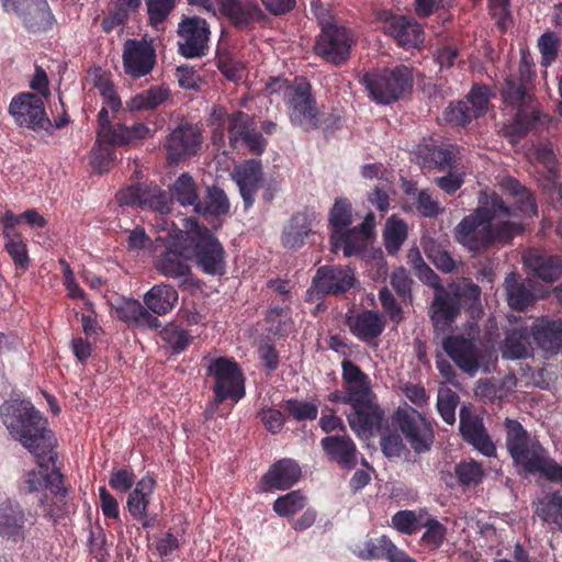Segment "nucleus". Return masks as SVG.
Wrapping results in <instances>:
<instances>
[{"label":"nucleus","instance_id":"f257e3e1","mask_svg":"<svg viewBox=\"0 0 562 562\" xmlns=\"http://www.w3.org/2000/svg\"><path fill=\"white\" fill-rule=\"evenodd\" d=\"M502 188L513 196L515 207L508 206L495 192H482L479 206L454 227L456 240L471 252L510 241L522 233V218L537 213L532 195L517 180L504 178Z\"/></svg>","mask_w":562,"mask_h":562},{"label":"nucleus","instance_id":"f03ea898","mask_svg":"<svg viewBox=\"0 0 562 562\" xmlns=\"http://www.w3.org/2000/svg\"><path fill=\"white\" fill-rule=\"evenodd\" d=\"M4 424L10 434L36 458L40 470L30 471L25 479L29 493L43 488L58 487L61 474L56 470L48 471V462L53 460L52 450L55 440L46 420L29 401L13 402L1 408Z\"/></svg>","mask_w":562,"mask_h":562},{"label":"nucleus","instance_id":"7ed1b4c3","mask_svg":"<svg viewBox=\"0 0 562 562\" xmlns=\"http://www.w3.org/2000/svg\"><path fill=\"white\" fill-rule=\"evenodd\" d=\"M157 223L158 236L154 241L155 251H160V258L156 267L160 273L168 278L184 277L189 273L190 267L187 260L191 259V247L188 245L186 229L170 227L160 218Z\"/></svg>","mask_w":562,"mask_h":562},{"label":"nucleus","instance_id":"20e7f679","mask_svg":"<svg viewBox=\"0 0 562 562\" xmlns=\"http://www.w3.org/2000/svg\"><path fill=\"white\" fill-rule=\"evenodd\" d=\"M188 245L191 247V259L206 274L222 276L225 272V251L221 243L205 227H201L195 218L183 220Z\"/></svg>","mask_w":562,"mask_h":562},{"label":"nucleus","instance_id":"39448f33","mask_svg":"<svg viewBox=\"0 0 562 562\" xmlns=\"http://www.w3.org/2000/svg\"><path fill=\"white\" fill-rule=\"evenodd\" d=\"M206 371L214 380V401L206 409V415L212 417L225 400L238 402L245 396V379L239 366L225 357L209 359Z\"/></svg>","mask_w":562,"mask_h":562},{"label":"nucleus","instance_id":"423d86ee","mask_svg":"<svg viewBox=\"0 0 562 562\" xmlns=\"http://www.w3.org/2000/svg\"><path fill=\"white\" fill-rule=\"evenodd\" d=\"M504 427L506 448L518 472L533 474L535 468L547 452L544 447L518 420L506 418Z\"/></svg>","mask_w":562,"mask_h":562},{"label":"nucleus","instance_id":"0eeeda50","mask_svg":"<svg viewBox=\"0 0 562 562\" xmlns=\"http://www.w3.org/2000/svg\"><path fill=\"white\" fill-rule=\"evenodd\" d=\"M480 288L464 280L461 284H450L448 289H438L431 304V321L436 328L450 326L460 312L462 304H474L480 300Z\"/></svg>","mask_w":562,"mask_h":562},{"label":"nucleus","instance_id":"6e6552de","mask_svg":"<svg viewBox=\"0 0 562 562\" xmlns=\"http://www.w3.org/2000/svg\"><path fill=\"white\" fill-rule=\"evenodd\" d=\"M413 76L409 68L397 66L366 74L362 82L370 97L378 103L389 104L411 88Z\"/></svg>","mask_w":562,"mask_h":562},{"label":"nucleus","instance_id":"1a4fd4ad","mask_svg":"<svg viewBox=\"0 0 562 562\" xmlns=\"http://www.w3.org/2000/svg\"><path fill=\"white\" fill-rule=\"evenodd\" d=\"M9 113L14 122L23 128L49 132L53 127L42 97L32 92H22L15 95L9 104Z\"/></svg>","mask_w":562,"mask_h":562},{"label":"nucleus","instance_id":"9d476101","mask_svg":"<svg viewBox=\"0 0 562 562\" xmlns=\"http://www.w3.org/2000/svg\"><path fill=\"white\" fill-rule=\"evenodd\" d=\"M286 104L289 116L293 125L304 131L318 127L319 112L311 94V86L308 82L301 80L290 87L286 94Z\"/></svg>","mask_w":562,"mask_h":562},{"label":"nucleus","instance_id":"9b49d317","mask_svg":"<svg viewBox=\"0 0 562 562\" xmlns=\"http://www.w3.org/2000/svg\"><path fill=\"white\" fill-rule=\"evenodd\" d=\"M353 45V36L349 30L337 24H328L318 35L314 52L317 56L333 64L345 61Z\"/></svg>","mask_w":562,"mask_h":562},{"label":"nucleus","instance_id":"f8f14e48","mask_svg":"<svg viewBox=\"0 0 562 562\" xmlns=\"http://www.w3.org/2000/svg\"><path fill=\"white\" fill-rule=\"evenodd\" d=\"M442 348L459 369L471 375L484 366L485 351L476 345L474 336H449L443 339Z\"/></svg>","mask_w":562,"mask_h":562},{"label":"nucleus","instance_id":"ddd939ff","mask_svg":"<svg viewBox=\"0 0 562 562\" xmlns=\"http://www.w3.org/2000/svg\"><path fill=\"white\" fill-rule=\"evenodd\" d=\"M210 34V27L205 20L198 16L184 18L178 26L179 53L187 58L206 55Z\"/></svg>","mask_w":562,"mask_h":562},{"label":"nucleus","instance_id":"4468645a","mask_svg":"<svg viewBox=\"0 0 562 562\" xmlns=\"http://www.w3.org/2000/svg\"><path fill=\"white\" fill-rule=\"evenodd\" d=\"M396 423L416 452L429 449L434 436L430 424L411 406L400 407L395 414Z\"/></svg>","mask_w":562,"mask_h":562},{"label":"nucleus","instance_id":"2eb2a0df","mask_svg":"<svg viewBox=\"0 0 562 562\" xmlns=\"http://www.w3.org/2000/svg\"><path fill=\"white\" fill-rule=\"evenodd\" d=\"M123 67L134 79L147 76L156 64V50L151 43L142 40H127L123 48Z\"/></svg>","mask_w":562,"mask_h":562},{"label":"nucleus","instance_id":"dca6fc26","mask_svg":"<svg viewBox=\"0 0 562 562\" xmlns=\"http://www.w3.org/2000/svg\"><path fill=\"white\" fill-rule=\"evenodd\" d=\"M374 225V215L368 214L358 226L347 228L339 234H331L330 243L334 251L341 249L345 257L360 255L373 236Z\"/></svg>","mask_w":562,"mask_h":562},{"label":"nucleus","instance_id":"f3484780","mask_svg":"<svg viewBox=\"0 0 562 562\" xmlns=\"http://www.w3.org/2000/svg\"><path fill=\"white\" fill-rule=\"evenodd\" d=\"M355 282V272L348 267H323L317 270L310 292L316 294L344 293L351 289Z\"/></svg>","mask_w":562,"mask_h":562},{"label":"nucleus","instance_id":"a211bd4d","mask_svg":"<svg viewBox=\"0 0 562 562\" xmlns=\"http://www.w3.org/2000/svg\"><path fill=\"white\" fill-rule=\"evenodd\" d=\"M24 509L18 503H7L0 507V538L9 543L25 541L29 527Z\"/></svg>","mask_w":562,"mask_h":562},{"label":"nucleus","instance_id":"6ab92c4d","mask_svg":"<svg viewBox=\"0 0 562 562\" xmlns=\"http://www.w3.org/2000/svg\"><path fill=\"white\" fill-rule=\"evenodd\" d=\"M200 146V133L192 125H180L175 128L166 143L167 159L177 164L181 159L194 155Z\"/></svg>","mask_w":562,"mask_h":562},{"label":"nucleus","instance_id":"aec40b11","mask_svg":"<svg viewBox=\"0 0 562 562\" xmlns=\"http://www.w3.org/2000/svg\"><path fill=\"white\" fill-rule=\"evenodd\" d=\"M384 32L405 48H418L425 40L422 26L403 15L385 18Z\"/></svg>","mask_w":562,"mask_h":562},{"label":"nucleus","instance_id":"412c9836","mask_svg":"<svg viewBox=\"0 0 562 562\" xmlns=\"http://www.w3.org/2000/svg\"><path fill=\"white\" fill-rule=\"evenodd\" d=\"M460 432L464 440L483 454L491 457L495 453L496 448L486 434L482 420L468 407H462L460 411Z\"/></svg>","mask_w":562,"mask_h":562},{"label":"nucleus","instance_id":"4be33fe9","mask_svg":"<svg viewBox=\"0 0 562 562\" xmlns=\"http://www.w3.org/2000/svg\"><path fill=\"white\" fill-rule=\"evenodd\" d=\"M218 11L239 29L249 27L263 18L256 0H220Z\"/></svg>","mask_w":562,"mask_h":562},{"label":"nucleus","instance_id":"5701e85b","mask_svg":"<svg viewBox=\"0 0 562 562\" xmlns=\"http://www.w3.org/2000/svg\"><path fill=\"white\" fill-rule=\"evenodd\" d=\"M232 177L239 188L245 206H251L262 180L260 161L250 159L236 166L232 172Z\"/></svg>","mask_w":562,"mask_h":562},{"label":"nucleus","instance_id":"b1692460","mask_svg":"<svg viewBox=\"0 0 562 562\" xmlns=\"http://www.w3.org/2000/svg\"><path fill=\"white\" fill-rule=\"evenodd\" d=\"M352 412L347 415L350 428L359 437H370L381 426L384 417L383 409L375 403H369L363 406L352 407Z\"/></svg>","mask_w":562,"mask_h":562},{"label":"nucleus","instance_id":"393cba45","mask_svg":"<svg viewBox=\"0 0 562 562\" xmlns=\"http://www.w3.org/2000/svg\"><path fill=\"white\" fill-rule=\"evenodd\" d=\"M155 485L156 482L153 477L144 476L136 483L134 490L127 497L126 507L130 514L139 521L144 528H149L153 525L154 519L148 518L147 507Z\"/></svg>","mask_w":562,"mask_h":562},{"label":"nucleus","instance_id":"a878e982","mask_svg":"<svg viewBox=\"0 0 562 562\" xmlns=\"http://www.w3.org/2000/svg\"><path fill=\"white\" fill-rule=\"evenodd\" d=\"M301 477L299 464L291 459L276 462L263 475V491L286 490L293 486Z\"/></svg>","mask_w":562,"mask_h":562},{"label":"nucleus","instance_id":"bb28decb","mask_svg":"<svg viewBox=\"0 0 562 562\" xmlns=\"http://www.w3.org/2000/svg\"><path fill=\"white\" fill-rule=\"evenodd\" d=\"M317 221L314 212H301L294 214L284 227L282 244L289 249H297L305 243L306 237L313 233Z\"/></svg>","mask_w":562,"mask_h":562},{"label":"nucleus","instance_id":"cd10ccee","mask_svg":"<svg viewBox=\"0 0 562 562\" xmlns=\"http://www.w3.org/2000/svg\"><path fill=\"white\" fill-rule=\"evenodd\" d=\"M535 78L532 63L524 56L520 60L518 75L509 76L503 89V97L510 104H519L524 101L528 86Z\"/></svg>","mask_w":562,"mask_h":562},{"label":"nucleus","instance_id":"c85d7f7f","mask_svg":"<svg viewBox=\"0 0 562 562\" xmlns=\"http://www.w3.org/2000/svg\"><path fill=\"white\" fill-rule=\"evenodd\" d=\"M347 324L350 331L358 339L371 342L384 330L385 319L376 312L366 311L353 316H349Z\"/></svg>","mask_w":562,"mask_h":562},{"label":"nucleus","instance_id":"c756f323","mask_svg":"<svg viewBox=\"0 0 562 562\" xmlns=\"http://www.w3.org/2000/svg\"><path fill=\"white\" fill-rule=\"evenodd\" d=\"M524 262L535 276L547 282L555 281L562 274V258L559 256H548L531 249L524 255Z\"/></svg>","mask_w":562,"mask_h":562},{"label":"nucleus","instance_id":"7c9ffc66","mask_svg":"<svg viewBox=\"0 0 562 562\" xmlns=\"http://www.w3.org/2000/svg\"><path fill=\"white\" fill-rule=\"evenodd\" d=\"M321 445L328 458L340 467L352 469L357 464V448L348 436H329Z\"/></svg>","mask_w":562,"mask_h":562},{"label":"nucleus","instance_id":"2f4dec72","mask_svg":"<svg viewBox=\"0 0 562 562\" xmlns=\"http://www.w3.org/2000/svg\"><path fill=\"white\" fill-rule=\"evenodd\" d=\"M532 336L542 350L557 353L562 347V322L539 319L532 327Z\"/></svg>","mask_w":562,"mask_h":562},{"label":"nucleus","instance_id":"473e14b6","mask_svg":"<svg viewBox=\"0 0 562 562\" xmlns=\"http://www.w3.org/2000/svg\"><path fill=\"white\" fill-rule=\"evenodd\" d=\"M19 16L22 19L24 26L34 33L45 32L53 24V15L47 0H33L29 3V7L21 8Z\"/></svg>","mask_w":562,"mask_h":562},{"label":"nucleus","instance_id":"72a5a7b5","mask_svg":"<svg viewBox=\"0 0 562 562\" xmlns=\"http://www.w3.org/2000/svg\"><path fill=\"white\" fill-rule=\"evenodd\" d=\"M178 302L177 290L168 284H157L144 295L146 307L156 315L162 316L172 311Z\"/></svg>","mask_w":562,"mask_h":562},{"label":"nucleus","instance_id":"f704fd0d","mask_svg":"<svg viewBox=\"0 0 562 562\" xmlns=\"http://www.w3.org/2000/svg\"><path fill=\"white\" fill-rule=\"evenodd\" d=\"M170 97V91L165 86H155L135 94L126 102L128 112L149 111L164 104Z\"/></svg>","mask_w":562,"mask_h":562},{"label":"nucleus","instance_id":"c9c22d12","mask_svg":"<svg viewBox=\"0 0 562 562\" xmlns=\"http://www.w3.org/2000/svg\"><path fill=\"white\" fill-rule=\"evenodd\" d=\"M171 198L182 206H193L196 213L200 204L199 187L189 173H182L170 188Z\"/></svg>","mask_w":562,"mask_h":562},{"label":"nucleus","instance_id":"e433bc0d","mask_svg":"<svg viewBox=\"0 0 562 562\" xmlns=\"http://www.w3.org/2000/svg\"><path fill=\"white\" fill-rule=\"evenodd\" d=\"M529 337L526 328L509 330L502 347L503 358L520 359L529 355Z\"/></svg>","mask_w":562,"mask_h":562},{"label":"nucleus","instance_id":"4c0bfd02","mask_svg":"<svg viewBox=\"0 0 562 562\" xmlns=\"http://www.w3.org/2000/svg\"><path fill=\"white\" fill-rule=\"evenodd\" d=\"M505 290L508 304L512 308L522 311L533 301V295L519 282L515 273H509L505 279Z\"/></svg>","mask_w":562,"mask_h":562},{"label":"nucleus","instance_id":"58836bf2","mask_svg":"<svg viewBox=\"0 0 562 562\" xmlns=\"http://www.w3.org/2000/svg\"><path fill=\"white\" fill-rule=\"evenodd\" d=\"M335 398L352 407L375 402V395L371 390L370 380L346 384L345 395L342 397L336 396Z\"/></svg>","mask_w":562,"mask_h":562},{"label":"nucleus","instance_id":"ea45409f","mask_svg":"<svg viewBox=\"0 0 562 562\" xmlns=\"http://www.w3.org/2000/svg\"><path fill=\"white\" fill-rule=\"evenodd\" d=\"M328 221L331 226V234H339L347 229L352 223L351 203L345 198L336 199L329 212Z\"/></svg>","mask_w":562,"mask_h":562},{"label":"nucleus","instance_id":"a19ab883","mask_svg":"<svg viewBox=\"0 0 562 562\" xmlns=\"http://www.w3.org/2000/svg\"><path fill=\"white\" fill-rule=\"evenodd\" d=\"M229 210V203L224 191L217 187L207 188L206 201L198 205L196 214L222 215Z\"/></svg>","mask_w":562,"mask_h":562},{"label":"nucleus","instance_id":"79ce46f5","mask_svg":"<svg viewBox=\"0 0 562 562\" xmlns=\"http://www.w3.org/2000/svg\"><path fill=\"white\" fill-rule=\"evenodd\" d=\"M385 248L390 254H395L407 237V227L404 221L391 216L385 225L384 233Z\"/></svg>","mask_w":562,"mask_h":562},{"label":"nucleus","instance_id":"37998d69","mask_svg":"<svg viewBox=\"0 0 562 562\" xmlns=\"http://www.w3.org/2000/svg\"><path fill=\"white\" fill-rule=\"evenodd\" d=\"M424 251L427 258L441 271L451 272L456 262L448 250L436 240L428 239L424 244Z\"/></svg>","mask_w":562,"mask_h":562},{"label":"nucleus","instance_id":"c03bdc74","mask_svg":"<svg viewBox=\"0 0 562 562\" xmlns=\"http://www.w3.org/2000/svg\"><path fill=\"white\" fill-rule=\"evenodd\" d=\"M252 131V121L244 112H235L228 116V134L232 147H237L247 134Z\"/></svg>","mask_w":562,"mask_h":562},{"label":"nucleus","instance_id":"a18cd8bd","mask_svg":"<svg viewBox=\"0 0 562 562\" xmlns=\"http://www.w3.org/2000/svg\"><path fill=\"white\" fill-rule=\"evenodd\" d=\"M459 403L458 394L449 387L438 391L437 408L442 419L452 425L456 420V408Z\"/></svg>","mask_w":562,"mask_h":562},{"label":"nucleus","instance_id":"49530a36","mask_svg":"<svg viewBox=\"0 0 562 562\" xmlns=\"http://www.w3.org/2000/svg\"><path fill=\"white\" fill-rule=\"evenodd\" d=\"M305 504V496L300 491H294L278 497L273 504V510L280 516H292L303 509Z\"/></svg>","mask_w":562,"mask_h":562},{"label":"nucleus","instance_id":"de8ad7c7","mask_svg":"<svg viewBox=\"0 0 562 562\" xmlns=\"http://www.w3.org/2000/svg\"><path fill=\"white\" fill-rule=\"evenodd\" d=\"M423 527L426 530L422 536V543L431 550H437L446 539L447 528L437 519H428Z\"/></svg>","mask_w":562,"mask_h":562},{"label":"nucleus","instance_id":"09e8293b","mask_svg":"<svg viewBox=\"0 0 562 562\" xmlns=\"http://www.w3.org/2000/svg\"><path fill=\"white\" fill-rule=\"evenodd\" d=\"M284 409L297 422L314 420L317 417L318 404L299 400H288Z\"/></svg>","mask_w":562,"mask_h":562},{"label":"nucleus","instance_id":"8fccbe9b","mask_svg":"<svg viewBox=\"0 0 562 562\" xmlns=\"http://www.w3.org/2000/svg\"><path fill=\"white\" fill-rule=\"evenodd\" d=\"M4 248L13 260L15 267L26 269L30 260L26 244L23 241L21 235L4 237Z\"/></svg>","mask_w":562,"mask_h":562},{"label":"nucleus","instance_id":"3c124183","mask_svg":"<svg viewBox=\"0 0 562 562\" xmlns=\"http://www.w3.org/2000/svg\"><path fill=\"white\" fill-rule=\"evenodd\" d=\"M389 538L382 536L375 539H369L362 544L357 546L355 553L363 560H381L385 555V548Z\"/></svg>","mask_w":562,"mask_h":562},{"label":"nucleus","instance_id":"603ef678","mask_svg":"<svg viewBox=\"0 0 562 562\" xmlns=\"http://www.w3.org/2000/svg\"><path fill=\"white\" fill-rule=\"evenodd\" d=\"M538 47L541 53V65L548 67L558 56L560 40L554 33L547 32L539 37Z\"/></svg>","mask_w":562,"mask_h":562},{"label":"nucleus","instance_id":"864d4df0","mask_svg":"<svg viewBox=\"0 0 562 562\" xmlns=\"http://www.w3.org/2000/svg\"><path fill=\"white\" fill-rule=\"evenodd\" d=\"M114 161V153L110 145L98 138L97 146L92 150L91 166L98 172H105Z\"/></svg>","mask_w":562,"mask_h":562},{"label":"nucleus","instance_id":"5fc2aeb1","mask_svg":"<svg viewBox=\"0 0 562 562\" xmlns=\"http://www.w3.org/2000/svg\"><path fill=\"white\" fill-rule=\"evenodd\" d=\"M454 472L459 481L464 485L476 484L481 482L484 475L481 464L473 460L459 463Z\"/></svg>","mask_w":562,"mask_h":562},{"label":"nucleus","instance_id":"6e6d98bb","mask_svg":"<svg viewBox=\"0 0 562 562\" xmlns=\"http://www.w3.org/2000/svg\"><path fill=\"white\" fill-rule=\"evenodd\" d=\"M147 12L150 25L157 27L164 22L175 7V0H147Z\"/></svg>","mask_w":562,"mask_h":562},{"label":"nucleus","instance_id":"4d7b16f0","mask_svg":"<svg viewBox=\"0 0 562 562\" xmlns=\"http://www.w3.org/2000/svg\"><path fill=\"white\" fill-rule=\"evenodd\" d=\"M98 137L111 147L124 146L132 143L130 126L124 124L111 126L106 132H99Z\"/></svg>","mask_w":562,"mask_h":562},{"label":"nucleus","instance_id":"13d9d810","mask_svg":"<svg viewBox=\"0 0 562 562\" xmlns=\"http://www.w3.org/2000/svg\"><path fill=\"white\" fill-rule=\"evenodd\" d=\"M162 339L173 349L175 352H181L191 342V336L187 330L170 325L162 331Z\"/></svg>","mask_w":562,"mask_h":562},{"label":"nucleus","instance_id":"bf43d9fd","mask_svg":"<svg viewBox=\"0 0 562 562\" xmlns=\"http://www.w3.org/2000/svg\"><path fill=\"white\" fill-rule=\"evenodd\" d=\"M392 526L402 533L412 535L418 528V519L413 510H400L392 517Z\"/></svg>","mask_w":562,"mask_h":562},{"label":"nucleus","instance_id":"052dcab7","mask_svg":"<svg viewBox=\"0 0 562 562\" xmlns=\"http://www.w3.org/2000/svg\"><path fill=\"white\" fill-rule=\"evenodd\" d=\"M443 116L447 122L456 125H464L475 117L465 102L450 104L446 109Z\"/></svg>","mask_w":562,"mask_h":562},{"label":"nucleus","instance_id":"680f3d73","mask_svg":"<svg viewBox=\"0 0 562 562\" xmlns=\"http://www.w3.org/2000/svg\"><path fill=\"white\" fill-rule=\"evenodd\" d=\"M147 191L148 189L142 186L130 187L117 193V201L121 205H140L147 204Z\"/></svg>","mask_w":562,"mask_h":562},{"label":"nucleus","instance_id":"e2e57ef3","mask_svg":"<svg viewBox=\"0 0 562 562\" xmlns=\"http://www.w3.org/2000/svg\"><path fill=\"white\" fill-rule=\"evenodd\" d=\"M538 514L546 521L557 520L558 517L562 518V495L551 494L547 501L538 507Z\"/></svg>","mask_w":562,"mask_h":562},{"label":"nucleus","instance_id":"0e129e2a","mask_svg":"<svg viewBox=\"0 0 562 562\" xmlns=\"http://www.w3.org/2000/svg\"><path fill=\"white\" fill-rule=\"evenodd\" d=\"M468 103L471 104L469 108L475 117L483 115L488 105V89L484 86L474 87L469 93Z\"/></svg>","mask_w":562,"mask_h":562},{"label":"nucleus","instance_id":"69168bd1","mask_svg":"<svg viewBox=\"0 0 562 562\" xmlns=\"http://www.w3.org/2000/svg\"><path fill=\"white\" fill-rule=\"evenodd\" d=\"M415 203L418 212L426 217L437 216L442 212L439 202L427 190L418 192Z\"/></svg>","mask_w":562,"mask_h":562},{"label":"nucleus","instance_id":"338daca9","mask_svg":"<svg viewBox=\"0 0 562 562\" xmlns=\"http://www.w3.org/2000/svg\"><path fill=\"white\" fill-rule=\"evenodd\" d=\"M379 299L383 310L389 314L392 322L400 324L403 319V310L396 303V300L387 288H382L379 292Z\"/></svg>","mask_w":562,"mask_h":562},{"label":"nucleus","instance_id":"774afa93","mask_svg":"<svg viewBox=\"0 0 562 562\" xmlns=\"http://www.w3.org/2000/svg\"><path fill=\"white\" fill-rule=\"evenodd\" d=\"M535 473H541L550 481L562 483V465L550 459L547 453L535 468Z\"/></svg>","mask_w":562,"mask_h":562}]
</instances>
